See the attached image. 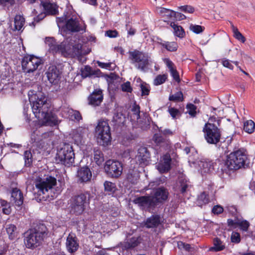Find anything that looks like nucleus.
I'll return each instance as SVG.
<instances>
[{"instance_id":"obj_52","label":"nucleus","mask_w":255,"mask_h":255,"mask_svg":"<svg viewBox=\"0 0 255 255\" xmlns=\"http://www.w3.org/2000/svg\"><path fill=\"white\" fill-rule=\"evenodd\" d=\"M186 108L188 110V113L192 117H195L196 115L197 107L193 104H188L187 105Z\"/></svg>"},{"instance_id":"obj_41","label":"nucleus","mask_w":255,"mask_h":255,"mask_svg":"<svg viewBox=\"0 0 255 255\" xmlns=\"http://www.w3.org/2000/svg\"><path fill=\"white\" fill-rule=\"evenodd\" d=\"M114 120L119 124H124L126 121V115L121 111V109H118L116 113L114 114Z\"/></svg>"},{"instance_id":"obj_47","label":"nucleus","mask_w":255,"mask_h":255,"mask_svg":"<svg viewBox=\"0 0 255 255\" xmlns=\"http://www.w3.org/2000/svg\"><path fill=\"white\" fill-rule=\"evenodd\" d=\"M200 166L202 172L204 173H208L213 169L212 163L211 162H202Z\"/></svg>"},{"instance_id":"obj_8","label":"nucleus","mask_w":255,"mask_h":255,"mask_svg":"<svg viewBox=\"0 0 255 255\" xmlns=\"http://www.w3.org/2000/svg\"><path fill=\"white\" fill-rule=\"evenodd\" d=\"M129 59L138 70L145 72L150 63V57L148 53L135 49L129 51Z\"/></svg>"},{"instance_id":"obj_45","label":"nucleus","mask_w":255,"mask_h":255,"mask_svg":"<svg viewBox=\"0 0 255 255\" xmlns=\"http://www.w3.org/2000/svg\"><path fill=\"white\" fill-rule=\"evenodd\" d=\"M183 95L181 91L177 92L169 97V100L174 102H181L183 100Z\"/></svg>"},{"instance_id":"obj_19","label":"nucleus","mask_w":255,"mask_h":255,"mask_svg":"<svg viewBox=\"0 0 255 255\" xmlns=\"http://www.w3.org/2000/svg\"><path fill=\"white\" fill-rule=\"evenodd\" d=\"M171 158L169 154L163 156L162 160L157 165V169L162 173L167 172L171 168Z\"/></svg>"},{"instance_id":"obj_48","label":"nucleus","mask_w":255,"mask_h":255,"mask_svg":"<svg viewBox=\"0 0 255 255\" xmlns=\"http://www.w3.org/2000/svg\"><path fill=\"white\" fill-rule=\"evenodd\" d=\"M189 29L196 34H200L204 30L205 27L199 25L190 24Z\"/></svg>"},{"instance_id":"obj_7","label":"nucleus","mask_w":255,"mask_h":255,"mask_svg":"<svg viewBox=\"0 0 255 255\" xmlns=\"http://www.w3.org/2000/svg\"><path fill=\"white\" fill-rule=\"evenodd\" d=\"M56 160L66 166L70 167L74 163L75 153L72 146L69 143H65L57 150Z\"/></svg>"},{"instance_id":"obj_26","label":"nucleus","mask_w":255,"mask_h":255,"mask_svg":"<svg viewBox=\"0 0 255 255\" xmlns=\"http://www.w3.org/2000/svg\"><path fill=\"white\" fill-rule=\"evenodd\" d=\"M40 6L43 7V11L47 15H54L58 13L57 7L53 3L41 1Z\"/></svg>"},{"instance_id":"obj_34","label":"nucleus","mask_w":255,"mask_h":255,"mask_svg":"<svg viewBox=\"0 0 255 255\" xmlns=\"http://www.w3.org/2000/svg\"><path fill=\"white\" fill-rule=\"evenodd\" d=\"M140 242V238L132 237L127 242L124 244V247L126 249L133 248L137 246Z\"/></svg>"},{"instance_id":"obj_6","label":"nucleus","mask_w":255,"mask_h":255,"mask_svg":"<svg viewBox=\"0 0 255 255\" xmlns=\"http://www.w3.org/2000/svg\"><path fill=\"white\" fill-rule=\"evenodd\" d=\"M90 198V194L88 192L72 197L70 199V212L76 215L82 214L89 205Z\"/></svg>"},{"instance_id":"obj_20","label":"nucleus","mask_w":255,"mask_h":255,"mask_svg":"<svg viewBox=\"0 0 255 255\" xmlns=\"http://www.w3.org/2000/svg\"><path fill=\"white\" fill-rule=\"evenodd\" d=\"M103 100V92L100 89L95 90L88 97L89 104L94 106H99Z\"/></svg>"},{"instance_id":"obj_13","label":"nucleus","mask_w":255,"mask_h":255,"mask_svg":"<svg viewBox=\"0 0 255 255\" xmlns=\"http://www.w3.org/2000/svg\"><path fill=\"white\" fill-rule=\"evenodd\" d=\"M105 170L107 174L112 178H118L122 173V164L117 161L109 160L106 162Z\"/></svg>"},{"instance_id":"obj_59","label":"nucleus","mask_w":255,"mask_h":255,"mask_svg":"<svg viewBox=\"0 0 255 255\" xmlns=\"http://www.w3.org/2000/svg\"><path fill=\"white\" fill-rule=\"evenodd\" d=\"M221 62L222 65L226 68H228L230 69H233L234 66L231 64V62L227 59L223 58L221 60Z\"/></svg>"},{"instance_id":"obj_25","label":"nucleus","mask_w":255,"mask_h":255,"mask_svg":"<svg viewBox=\"0 0 255 255\" xmlns=\"http://www.w3.org/2000/svg\"><path fill=\"white\" fill-rule=\"evenodd\" d=\"M139 172L135 167H130L127 174V180L132 184L137 183L139 179Z\"/></svg>"},{"instance_id":"obj_43","label":"nucleus","mask_w":255,"mask_h":255,"mask_svg":"<svg viewBox=\"0 0 255 255\" xmlns=\"http://www.w3.org/2000/svg\"><path fill=\"white\" fill-rule=\"evenodd\" d=\"M24 159L25 161V166L30 167L32 164L33 158L31 152L30 150H26L24 152Z\"/></svg>"},{"instance_id":"obj_53","label":"nucleus","mask_w":255,"mask_h":255,"mask_svg":"<svg viewBox=\"0 0 255 255\" xmlns=\"http://www.w3.org/2000/svg\"><path fill=\"white\" fill-rule=\"evenodd\" d=\"M140 85L142 96L148 95L150 91L149 85L145 83H141Z\"/></svg>"},{"instance_id":"obj_3","label":"nucleus","mask_w":255,"mask_h":255,"mask_svg":"<svg viewBox=\"0 0 255 255\" xmlns=\"http://www.w3.org/2000/svg\"><path fill=\"white\" fill-rule=\"evenodd\" d=\"M32 111L39 120L54 125L57 124V121L51 112L50 105L47 102V98L43 95L37 96V100L33 103Z\"/></svg>"},{"instance_id":"obj_33","label":"nucleus","mask_w":255,"mask_h":255,"mask_svg":"<svg viewBox=\"0 0 255 255\" xmlns=\"http://www.w3.org/2000/svg\"><path fill=\"white\" fill-rule=\"evenodd\" d=\"M94 160L98 165H101L104 161V155L102 152L96 148L94 149Z\"/></svg>"},{"instance_id":"obj_49","label":"nucleus","mask_w":255,"mask_h":255,"mask_svg":"<svg viewBox=\"0 0 255 255\" xmlns=\"http://www.w3.org/2000/svg\"><path fill=\"white\" fill-rule=\"evenodd\" d=\"M167 79L166 74L158 75L154 80V84L156 86L164 83Z\"/></svg>"},{"instance_id":"obj_5","label":"nucleus","mask_w":255,"mask_h":255,"mask_svg":"<svg viewBox=\"0 0 255 255\" xmlns=\"http://www.w3.org/2000/svg\"><path fill=\"white\" fill-rule=\"evenodd\" d=\"M56 21L59 27L64 24L63 28L64 31L75 33L86 31V25L75 15H65L62 17H57Z\"/></svg>"},{"instance_id":"obj_63","label":"nucleus","mask_w":255,"mask_h":255,"mask_svg":"<svg viewBox=\"0 0 255 255\" xmlns=\"http://www.w3.org/2000/svg\"><path fill=\"white\" fill-rule=\"evenodd\" d=\"M126 28L128 31V35L132 36L135 34V33L136 32V30H135V29L132 27L130 24H126Z\"/></svg>"},{"instance_id":"obj_18","label":"nucleus","mask_w":255,"mask_h":255,"mask_svg":"<svg viewBox=\"0 0 255 255\" xmlns=\"http://www.w3.org/2000/svg\"><path fill=\"white\" fill-rule=\"evenodd\" d=\"M81 49L82 45L80 43L72 45L66 41L64 56H79L82 53Z\"/></svg>"},{"instance_id":"obj_46","label":"nucleus","mask_w":255,"mask_h":255,"mask_svg":"<svg viewBox=\"0 0 255 255\" xmlns=\"http://www.w3.org/2000/svg\"><path fill=\"white\" fill-rule=\"evenodd\" d=\"M250 225V223L247 220H243L240 216V221L238 223V227L243 231H247Z\"/></svg>"},{"instance_id":"obj_50","label":"nucleus","mask_w":255,"mask_h":255,"mask_svg":"<svg viewBox=\"0 0 255 255\" xmlns=\"http://www.w3.org/2000/svg\"><path fill=\"white\" fill-rule=\"evenodd\" d=\"M234 219H229L227 220V224L230 228H236L238 227V223L240 221V216L234 217Z\"/></svg>"},{"instance_id":"obj_44","label":"nucleus","mask_w":255,"mask_h":255,"mask_svg":"<svg viewBox=\"0 0 255 255\" xmlns=\"http://www.w3.org/2000/svg\"><path fill=\"white\" fill-rule=\"evenodd\" d=\"M158 13L160 14L162 16H167V17H173V14L174 11L169 9H167L164 7H160L157 9Z\"/></svg>"},{"instance_id":"obj_29","label":"nucleus","mask_w":255,"mask_h":255,"mask_svg":"<svg viewBox=\"0 0 255 255\" xmlns=\"http://www.w3.org/2000/svg\"><path fill=\"white\" fill-rule=\"evenodd\" d=\"M170 26L173 29V32L175 36L180 38H183L185 36V32L181 26L176 24L175 22H171Z\"/></svg>"},{"instance_id":"obj_40","label":"nucleus","mask_w":255,"mask_h":255,"mask_svg":"<svg viewBox=\"0 0 255 255\" xmlns=\"http://www.w3.org/2000/svg\"><path fill=\"white\" fill-rule=\"evenodd\" d=\"M105 191L109 194H113L116 190V185L110 181H106L104 183Z\"/></svg>"},{"instance_id":"obj_23","label":"nucleus","mask_w":255,"mask_h":255,"mask_svg":"<svg viewBox=\"0 0 255 255\" xmlns=\"http://www.w3.org/2000/svg\"><path fill=\"white\" fill-rule=\"evenodd\" d=\"M81 76L83 78L91 77H99L101 76L102 72L99 69L93 70L91 67L86 65L81 69Z\"/></svg>"},{"instance_id":"obj_10","label":"nucleus","mask_w":255,"mask_h":255,"mask_svg":"<svg viewBox=\"0 0 255 255\" xmlns=\"http://www.w3.org/2000/svg\"><path fill=\"white\" fill-rule=\"evenodd\" d=\"M206 141L211 144H217L220 141L221 131L214 124L206 123L203 129Z\"/></svg>"},{"instance_id":"obj_22","label":"nucleus","mask_w":255,"mask_h":255,"mask_svg":"<svg viewBox=\"0 0 255 255\" xmlns=\"http://www.w3.org/2000/svg\"><path fill=\"white\" fill-rule=\"evenodd\" d=\"M78 181L81 183L89 181L92 178V172L90 169L85 166L80 168L77 172Z\"/></svg>"},{"instance_id":"obj_37","label":"nucleus","mask_w":255,"mask_h":255,"mask_svg":"<svg viewBox=\"0 0 255 255\" xmlns=\"http://www.w3.org/2000/svg\"><path fill=\"white\" fill-rule=\"evenodd\" d=\"M231 25L234 37L238 40L244 43L246 41V38L239 31L238 28L234 25L233 23L231 22Z\"/></svg>"},{"instance_id":"obj_30","label":"nucleus","mask_w":255,"mask_h":255,"mask_svg":"<svg viewBox=\"0 0 255 255\" xmlns=\"http://www.w3.org/2000/svg\"><path fill=\"white\" fill-rule=\"evenodd\" d=\"M25 23L24 18L20 15H16L14 19V29L20 30Z\"/></svg>"},{"instance_id":"obj_32","label":"nucleus","mask_w":255,"mask_h":255,"mask_svg":"<svg viewBox=\"0 0 255 255\" xmlns=\"http://www.w3.org/2000/svg\"><path fill=\"white\" fill-rule=\"evenodd\" d=\"M159 44L171 52L176 51L178 48V44L175 42L163 41L160 42Z\"/></svg>"},{"instance_id":"obj_27","label":"nucleus","mask_w":255,"mask_h":255,"mask_svg":"<svg viewBox=\"0 0 255 255\" xmlns=\"http://www.w3.org/2000/svg\"><path fill=\"white\" fill-rule=\"evenodd\" d=\"M163 61L169 69L170 74L174 80L177 82H179L180 81L179 75L176 68H174L173 63L169 58H165Z\"/></svg>"},{"instance_id":"obj_42","label":"nucleus","mask_w":255,"mask_h":255,"mask_svg":"<svg viewBox=\"0 0 255 255\" xmlns=\"http://www.w3.org/2000/svg\"><path fill=\"white\" fill-rule=\"evenodd\" d=\"M255 124L252 120H248L244 123V129L249 133H252L255 130Z\"/></svg>"},{"instance_id":"obj_12","label":"nucleus","mask_w":255,"mask_h":255,"mask_svg":"<svg viewBox=\"0 0 255 255\" xmlns=\"http://www.w3.org/2000/svg\"><path fill=\"white\" fill-rule=\"evenodd\" d=\"M42 63V60L33 55L25 56L22 60V70L26 73H32Z\"/></svg>"},{"instance_id":"obj_14","label":"nucleus","mask_w":255,"mask_h":255,"mask_svg":"<svg viewBox=\"0 0 255 255\" xmlns=\"http://www.w3.org/2000/svg\"><path fill=\"white\" fill-rule=\"evenodd\" d=\"M45 42L51 52L53 53H61L64 56L66 41H63L60 44H57L53 38L46 37Z\"/></svg>"},{"instance_id":"obj_56","label":"nucleus","mask_w":255,"mask_h":255,"mask_svg":"<svg viewBox=\"0 0 255 255\" xmlns=\"http://www.w3.org/2000/svg\"><path fill=\"white\" fill-rule=\"evenodd\" d=\"M2 211L6 215H9L11 213V209L7 204V202L5 201H3L2 202Z\"/></svg>"},{"instance_id":"obj_1","label":"nucleus","mask_w":255,"mask_h":255,"mask_svg":"<svg viewBox=\"0 0 255 255\" xmlns=\"http://www.w3.org/2000/svg\"><path fill=\"white\" fill-rule=\"evenodd\" d=\"M168 196V190L164 187H160L154 190L153 194L136 197L133 202L142 210L150 211L157 205L163 204L167 200Z\"/></svg>"},{"instance_id":"obj_38","label":"nucleus","mask_w":255,"mask_h":255,"mask_svg":"<svg viewBox=\"0 0 255 255\" xmlns=\"http://www.w3.org/2000/svg\"><path fill=\"white\" fill-rule=\"evenodd\" d=\"M131 120L137 121L140 118V107L138 105H134L131 109L129 113Z\"/></svg>"},{"instance_id":"obj_4","label":"nucleus","mask_w":255,"mask_h":255,"mask_svg":"<svg viewBox=\"0 0 255 255\" xmlns=\"http://www.w3.org/2000/svg\"><path fill=\"white\" fill-rule=\"evenodd\" d=\"M48 233L46 226L42 223L29 229L25 233L24 241L26 247L33 250L41 246L47 238Z\"/></svg>"},{"instance_id":"obj_58","label":"nucleus","mask_w":255,"mask_h":255,"mask_svg":"<svg viewBox=\"0 0 255 255\" xmlns=\"http://www.w3.org/2000/svg\"><path fill=\"white\" fill-rule=\"evenodd\" d=\"M122 89L124 92H131L132 89L130 86L129 82H127L122 85Z\"/></svg>"},{"instance_id":"obj_21","label":"nucleus","mask_w":255,"mask_h":255,"mask_svg":"<svg viewBox=\"0 0 255 255\" xmlns=\"http://www.w3.org/2000/svg\"><path fill=\"white\" fill-rule=\"evenodd\" d=\"M162 223V218L159 215L154 214L144 221V226L147 228H157Z\"/></svg>"},{"instance_id":"obj_51","label":"nucleus","mask_w":255,"mask_h":255,"mask_svg":"<svg viewBox=\"0 0 255 255\" xmlns=\"http://www.w3.org/2000/svg\"><path fill=\"white\" fill-rule=\"evenodd\" d=\"M72 113H73V110L69 107L63 106L61 107V114L63 117L71 116Z\"/></svg>"},{"instance_id":"obj_36","label":"nucleus","mask_w":255,"mask_h":255,"mask_svg":"<svg viewBox=\"0 0 255 255\" xmlns=\"http://www.w3.org/2000/svg\"><path fill=\"white\" fill-rule=\"evenodd\" d=\"M16 227L13 224H9L6 226V232L10 240H14L17 236Z\"/></svg>"},{"instance_id":"obj_17","label":"nucleus","mask_w":255,"mask_h":255,"mask_svg":"<svg viewBox=\"0 0 255 255\" xmlns=\"http://www.w3.org/2000/svg\"><path fill=\"white\" fill-rule=\"evenodd\" d=\"M61 73L59 69L54 65L50 66L46 72L48 81L55 85L58 84L60 80Z\"/></svg>"},{"instance_id":"obj_11","label":"nucleus","mask_w":255,"mask_h":255,"mask_svg":"<svg viewBox=\"0 0 255 255\" xmlns=\"http://www.w3.org/2000/svg\"><path fill=\"white\" fill-rule=\"evenodd\" d=\"M56 184V179L51 176H48L45 178H37L35 182V188L39 196L46 195L48 191Z\"/></svg>"},{"instance_id":"obj_60","label":"nucleus","mask_w":255,"mask_h":255,"mask_svg":"<svg viewBox=\"0 0 255 255\" xmlns=\"http://www.w3.org/2000/svg\"><path fill=\"white\" fill-rule=\"evenodd\" d=\"M228 210L229 212L233 216L236 217V216H240L237 211V209L235 206H231L228 207Z\"/></svg>"},{"instance_id":"obj_54","label":"nucleus","mask_w":255,"mask_h":255,"mask_svg":"<svg viewBox=\"0 0 255 255\" xmlns=\"http://www.w3.org/2000/svg\"><path fill=\"white\" fill-rule=\"evenodd\" d=\"M178 9L181 11L189 13H193L195 11V8L191 5H186L178 7Z\"/></svg>"},{"instance_id":"obj_62","label":"nucleus","mask_w":255,"mask_h":255,"mask_svg":"<svg viewBox=\"0 0 255 255\" xmlns=\"http://www.w3.org/2000/svg\"><path fill=\"white\" fill-rule=\"evenodd\" d=\"M224 211L223 207L220 205L214 206L212 209V212L214 214H219L222 213Z\"/></svg>"},{"instance_id":"obj_2","label":"nucleus","mask_w":255,"mask_h":255,"mask_svg":"<svg viewBox=\"0 0 255 255\" xmlns=\"http://www.w3.org/2000/svg\"><path fill=\"white\" fill-rule=\"evenodd\" d=\"M249 162L245 150L239 149L231 152L227 156V159L221 164V170L223 173L230 175L242 168L249 166Z\"/></svg>"},{"instance_id":"obj_64","label":"nucleus","mask_w":255,"mask_h":255,"mask_svg":"<svg viewBox=\"0 0 255 255\" xmlns=\"http://www.w3.org/2000/svg\"><path fill=\"white\" fill-rule=\"evenodd\" d=\"M106 35L110 38H115L118 36V32L116 30H109L106 31Z\"/></svg>"},{"instance_id":"obj_28","label":"nucleus","mask_w":255,"mask_h":255,"mask_svg":"<svg viewBox=\"0 0 255 255\" xmlns=\"http://www.w3.org/2000/svg\"><path fill=\"white\" fill-rule=\"evenodd\" d=\"M78 247L76 238L69 235L66 241V248L68 252L71 253H74L77 250Z\"/></svg>"},{"instance_id":"obj_61","label":"nucleus","mask_w":255,"mask_h":255,"mask_svg":"<svg viewBox=\"0 0 255 255\" xmlns=\"http://www.w3.org/2000/svg\"><path fill=\"white\" fill-rule=\"evenodd\" d=\"M157 128L158 129V133H160L161 135L163 134L164 136L168 135H172L173 134L172 131L169 129H164L163 130L161 128H158L157 127Z\"/></svg>"},{"instance_id":"obj_24","label":"nucleus","mask_w":255,"mask_h":255,"mask_svg":"<svg viewBox=\"0 0 255 255\" xmlns=\"http://www.w3.org/2000/svg\"><path fill=\"white\" fill-rule=\"evenodd\" d=\"M11 201L17 206H20L23 204V194L19 189L16 188L12 189L11 193Z\"/></svg>"},{"instance_id":"obj_9","label":"nucleus","mask_w":255,"mask_h":255,"mask_svg":"<svg viewBox=\"0 0 255 255\" xmlns=\"http://www.w3.org/2000/svg\"><path fill=\"white\" fill-rule=\"evenodd\" d=\"M95 135L97 141L100 145L106 146L109 144L111 140V134L108 121H99L95 128Z\"/></svg>"},{"instance_id":"obj_15","label":"nucleus","mask_w":255,"mask_h":255,"mask_svg":"<svg viewBox=\"0 0 255 255\" xmlns=\"http://www.w3.org/2000/svg\"><path fill=\"white\" fill-rule=\"evenodd\" d=\"M150 158V152L146 147L141 146L138 149L135 159L139 165H147L149 163Z\"/></svg>"},{"instance_id":"obj_35","label":"nucleus","mask_w":255,"mask_h":255,"mask_svg":"<svg viewBox=\"0 0 255 255\" xmlns=\"http://www.w3.org/2000/svg\"><path fill=\"white\" fill-rule=\"evenodd\" d=\"M178 184V190L181 193L184 194L186 192L189 186V182L185 178L180 177L179 178Z\"/></svg>"},{"instance_id":"obj_55","label":"nucleus","mask_w":255,"mask_h":255,"mask_svg":"<svg viewBox=\"0 0 255 255\" xmlns=\"http://www.w3.org/2000/svg\"><path fill=\"white\" fill-rule=\"evenodd\" d=\"M231 242L233 243L238 244L241 241L240 235L239 233L233 232L231 235Z\"/></svg>"},{"instance_id":"obj_31","label":"nucleus","mask_w":255,"mask_h":255,"mask_svg":"<svg viewBox=\"0 0 255 255\" xmlns=\"http://www.w3.org/2000/svg\"><path fill=\"white\" fill-rule=\"evenodd\" d=\"M214 247L210 249V251L218 252L223 251L225 248V245L218 238H216L213 240Z\"/></svg>"},{"instance_id":"obj_57","label":"nucleus","mask_w":255,"mask_h":255,"mask_svg":"<svg viewBox=\"0 0 255 255\" xmlns=\"http://www.w3.org/2000/svg\"><path fill=\"white\" fill-rule=\"evenodd\" d=\"M97 63L98 64V65L102 68H105L109 70L113 69V67H112V65L113 64V63L111 62L104 63L98 61Z\"/></svg>"},{"instance_id":"obj_39","label":"nucleus","mask_w":255,"mask_h":255,"mask_svg":"<svg viewBox=\"0 0 255 255\" xmlns=\"http://www.w3.org/2000/svg\"><path fill=\"white\" fill-rule=\"evenodd\" d=\"M209 202L208 195L205 192H202L198 197L197 200V204L200 207L208 204Z\"/></svg>"},{"instance_id":"obj_16","label":"nucleus","mask_w":255,"mask_h":255,"mask_svg":"<svg viewBox=\"0 0 255 255\" xmlns=\"http://www.w3.org/2000/svg\"><path fill=\"white\" fill-rule=\"evenodd\" d=\"M153 140L160 151H166L170 148V142L166 137L160 133H156L153 136Z\"/></svg>"}]
</instances>
